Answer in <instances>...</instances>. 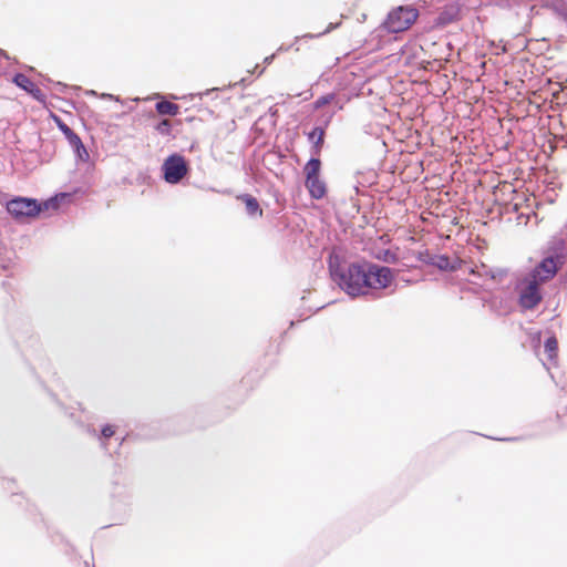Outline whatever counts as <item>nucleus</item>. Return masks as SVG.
Returning <instances> with one entry per match:
<instances>
[{
  "mask_svg": "<svg viewBox=\"0 0 567 567\" xmlns=\"http://www.w3.org/2000/svg\"><path fill=\"white\" fill-rule=\"evenodd\" d=\"M321 162L319 158H311L305 166L306 179L320 177Z\"/></svg>",
  "mask_w": 567,
  "mask_h": 567,
  "instance_id": "obj_11",
  "label": "nucleus"
},
{
  "mask_svg": "<svg viewBox=\"0 0 567 567\" xmlns=\"http://www.w3.org/2000/svg\"><path fill=\"white\" fill-rule=\"evenodd\" d=\"M163 171L165 181L171 184H176L187 174L188 167L183 156L174 154L165 159Z\"/></svg>",
  "mask_w": 567,
  "mask_h": 567,
  "instance_id": "obj_4",
  "label": "nucleus"
},
{
  "mask_svg": "<svg viewBox=\"0 0 567 567\" xmlns=\"http://www.w3.org/2000/svg\"><path fill=\"white\" fill-rule=\"evenodd\" d=\"M557 272V260L554 257L545 258L529 275L532 279H537L543 285L553 278Z\"/></svg>",
  "mask_w": 567,
  "mask_h": 567,
  "instance_id": "obj_6",
  "label": "nucleus"
},
{
  "mask_svg": "<svg viewBox=\"0 0 567 567\" xmlns=\"http://www.w3.org/2000/svg\"><path fill=\"white\" fill-rule=\"evenodd\" d=\"M74 151H75V153H76L78 157H79L81 161H83V162H89V159H90V154H89V152L86 151V148H85V146L83 145V143H82L79 147L74 148Z\"/></svg>",
  "mask_w": 567,
  "mask_h": 567,
  "instance_id": "obj_18",
  "label": "nucleus"
},
{
  "mask_svg": "<svg viewBox=\"0 0 567 567\" xmlns=\"http://www.w3.org/2000/svg\"><path fill=\"white\" fill-rule=\"evenodd\" d=\"M435 265L442 270H452L455 268L454 261L446 256H439L435 260Z\"/></svg>",
  "mask_w": 567,
  "mask_h": 567,
  "instance_id": "obj_15",
  "label": "nucleus"
},
{
  "mask_svg": "<svg viewBox=\"0 0 567 567\" xmlns=\"http://www.w3.org/2000/svg\"><path fill=\"white\" fill-rule=\"evenodd\" d=\"M41 205L35 199L18 197L7 203V210L16 219L35 217L41 212Z\"/></svg>",
  "mask_w": 567,
  "mask_h": 567,
  "instance_id": "obj_3",
  "label": "nucleus"
},
{
  "mask_svg": "<svg viewBox=\"0 0 567 567\" xmlns=\"http://www.w3.org/2000/svg\"><path fill=\"white\" fill-rule=\"evenodd\" d=\"M306 187L309 190L310 196L315 199H320L326 196V184L320 177L306 179Z\"/></svg>",
  "mask_w": 567,
  "mask_h": 567,
  "instance_id": "obj_8",
  "label": "nucleus"
},
{
  "mask_svg": "<svg viewBox=\"0 0 567 567\" xmlns=\"http://www.w3.org/2000/svg\"><path fill=\"white\" fill-rule=\"evenodd\" d=\"M542 285L537 279H532L528 276L519 284V303L525 309L535 308L542 300L539 287Z\"/></svg>",
  "mask_w": 567,
  "mask_h": 567,
  "instance_id": "obj_2",
  "label": "nucleus"
},
{
  "mask_svg": "<svg viewBox=\"0 0 567 567\" xmlns=\"http://www.w3.org/2000/svg\"><path fill=\"white\" fill-rule=\"evenodd\" d=\"M558 343L555 337H550L545 342V352L549 360H555L557 355Z\"/></svg>",
  "mask_w": 567,
  "mask_h": 567,
  "instance_id": "obj_13",
  "label": "nucleus"
},
{
  "mask_svg": "<svg viewBox=\"0 0 567 567\" xmlns=\"http://www.w3.org/2000/svg\"><path fill=\"white\" fill-rule=\"evenodd\" d=\"M388 254H389V249H385V250L383 251V258H384V259L386 258ZM377 257H378V258H382V256H381V255H377Z\"/></svg>",
  "mask_w": 567,
  "mask_h": 567,
  "instance_id": "obj_22",
  "label": "nucleus"
},
{
  "mask_svg": "<svg viewBox=\"0 0 567 567\" xmlns=\"http://www.w3.org/2000/svg\"><path fill=\"white\" fill-rule=\"evenodd\" d=\"M473 274H477L478 276L481 277H484V276H489V277H494L491 272L489 269H487L484 265L480 268H476V270H472Z\"/></svg>",
  "mask_w": 567,
  "mask_h": 567,
  "instance_id": "obj_21",
  "label": "nucleus"
},
{
  "mask_svg": "<svg viewBox=\"0 0 567 567\" xmlns=\"http://www.w3.org/2000/svg\"><path fill=\"white\" fill-rule=\"evenodd\" d=\"M115 434V429L113 425H105L103 429H102V436L104 439H110L112 437L113 435Z\"/></svg>",
  "mask_w": 567,
  "mask_h": 567,
  "instance_id": "obj_20",
  "label": "nucleus"
},
{
  "mask_svg": "<svg viewBox=\"0 0 567 567\" xmlns=\"http://www.w3.org/2000/svg\"><path fill=\"white\" fill-rule=\"evenodd\" d=\"M329 269L333 281L348 295H365L370 289L385 288L390 282V269L369 262H340L330 258Z\"/></svg>",
  "mask_w": 567,
  "mask_h": 567,
  "instance_id": "obj_1",
  "label": "nucleus"
},
{
  "mask_svg": "<svg viewBox=\"0 0 567 567\" xmlns=\"http://www.w3.org/2000/svg\"><path fill=\"white\" fill-rule=\"evenodd\" d=\"M323 137H324V131L320 127L313 128L311 133H309L310 140H316L315 146H316V154L320 153L321 146L323 144Z\"/></svg>",
  "mask_w": 567,
  "mask_h": 567,
  "instance_id": "obj_12",
  "label": "nucleus"
},
{
  "mask_svg": "<svg viewBox=\"0 0 567 567\" xmlns=\"http://www.w3.org/2000/svg\"><path fill=\"white\" fill-rule=\"evenodd\" d=\"M155 131L161 134L168 136L172 134V122L167 118L162 120L156 126Z\"/></svg>",
  "mask_w": 567,
  "mask_h": 567,
  "instance_id": "obj_14",
  "label": "nucleus"
},
{
  "mask_svg": "<svg viewBox=\"0 0 567 567\" xmlns=\"http://www.w3.org/2000/svg\"><path fill=\"white\" fill-rule=\"evenodd\" d=\"M65 138L69 141L70 145L73 147V148H76L79 147L81 144H82V141L81 138L79 137V135L76 133H74L73 131L70 132L68 135H65Z\"/></svg>",
  "mask_w": 567,
  "mask_h": 567,
  "instance_id": "obj_17",
  "label": "nucleus"
},
{
  "mask_svg": "<svg viewBox=\"0 0 567 567\" xmlns=\"http://www.w3.org/2000/svg\"><path fill=\"white\" fill-rule=\"evenodd\" d=\"M417 18L415 8L400 6L392 10V33L409 29Z\"/></svg>",
  "mask_w": 567,
  "mask_h": 567,
  "instance_id": "obj_5",
  "label": "nucleus"
},
{
  "mask_svg": "<svg viewBox=\"0 0 567 567\" xmlns=\"http://www.w3.org/2000/svg\"><path fill=\"white\" fill-rule=\"evenodd\" d=\"M13 82L16 85L31 94L37 101H45V94L43 93V91L25 74H16L13 78Z\"/></svg>",
  "mask_w": 567,
  "mask_h": 567,
  "instance_id": "obj_7",
  "label": "nucleus"
},
{
  "mask_svg": "<svg viewBox=\"0 0 567 567\" xmlns=\"http://www.w3.org/2000/svg\"><path fill=\"white\" fill-rule=\"evenodd\" d=\"M333 100H334V94H332V93L323 95L315 102V109L318 110V109L322 107L323 105L331 103Z\"/></svg>",
  "mask_w": 567,
  "mask_h": 567,
  "instance_id": "obj_16",
  "label": "nucleus"
},
{
  "mask_svg": "<svg viewBox=\"0 0 567 567\" xmlns=\"http://www.w3.org/2000/svg\"><path fill=\"white\" fill-rule=\"evenodd\" d=\"M238 198L245 204L246 210L249 215H251V216H255V215L261 216L262 215V209L260 208L259 203L257 202V199L255 197L246 194V195L239 196Z\"/></svg>",
  "mask_w": 567,
  "mask_h": 567,
  "instance_id": "obj_10",
  "label": "nucleus"
},
{
  "mask_svg": "<svg viewBox=\"0 0 567 567\" xmlns=\"http://www.w3.org/2000/svg\"><path fill=\"white\" fill-rule=\"evenodd\" d=\"M53 120L64 136L72 132V130L59 116L53 115Z\"/></svg>",
  "mask_w": 567,
  "mask_h": 567,
  "instance_id": "obj_19",
  "label": "nucleus"
},
{
  "mask_svg": "<svg viewBox=\"0 0 567 567\" xmlns=\"http://www.w3.org/2000/svg\"><path fill=\"white\" fill-rule=\"evenodd\" d=\"M155 109L157 111L158 114L161 115H172V116H175L177 114H179V105L173 103V102H169V101H159L155 104Z\"/></svg>",
  "mask_w": 567,
  "mask_h": 567,
  "instance_id": "obj_9",
  "label": "nucleus"
}]
</instances>
